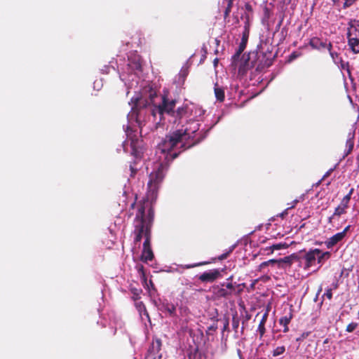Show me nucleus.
Segmentation results:
<instances>
[{
    "instance_id": "11",
    "label": "nucleus",
    "mask_w": 359,
    "mask_h": 359,
    "mask_svg": "<svg viewBox=\"0 0 359 359\" xmlns=\"http://www.w3.org/2000/svg\"><path fill=\"white\" fill-rule=\"evenodd\" d=\"M161 347V341L160 339H157L153 341V342L149 349V351L150 352V353H151L153 355H156L160 351Z\"/></svg>"
},
{
    "instance_id": "8",
    "label": "nucleus",
    "mask_w": 359,
    "mask_h": 359,
    "mask_svg": "<svg viewBox=\"0 0 359 359\" xmlns=\"http://www.w3.org/2000/svg\"><path fill=\"white\" fill-rule=\"evenodd\" d=\"M344 233H337L332 236H331L330 238H328L327 241H325V244L327 248H332L334 245H336L337 243L341 242L344 238Z\"/></svg>"
},
{
    "instance_id": "32",
    "label": "nucleus",
    "mask_w": 359,
    "mask_h": 359,
    "mask_svg": "<svg viewBox=\"0 0 359 359\" xmlns=\"http://www.w3.org/2000/svg\"><path fill=\"white\" fill-rule=\"evenodd\" d=\"M356 0H344V8H348L353 5Z\"/></svg>"
},
{
    "instance_id": "30",
    "label": "nucleus",
    "mask_w": 359,
    "mask_h": 359,
    "mask_svg": "<svg viewBox=\"0 0 359 359\" xmlns=\"http://www.w3.org/2000/svg\"><path fill=\"white\" fill-rule=\"evenodd\" d=\"M234 249V246H232L229 250L228 252H226V253H224L222 255H221L219 257V259L220 260H222V259H224L226 258H227V257L229 256V255L233 251V250Z\"/></svg>"
},
{
    "instance_id": "40",
    "label": "nucleus",
    "mask_w": 359,
    "mask_h": 359,
    "mask_svg": "<svg viewBox=\"0 0 359 359\" xmlns=\"http://www.w3.org/2000/svg\"><path fill=\"white\" fill-rule=\"evenodd\" d=\"M202 264H193V265H187L186 266V268L187 269H190V268H193V267H195V266H200Z\"/></svg>"
},
{
    "instance_id": "27",
    "label": "nucleus",
    "mask_w": 359,
    "mask_h": 359,
    "mask_svg": "<svg viewBox=\"0 0 359 359\" xmlns=\"http://www.w3.org/2000/svg\"><path fill=\"white\" fill-rule=\"evenodd\" d=\"M222 287H224L226 289L229 290L231 294L234 291L235 288L231 283H227L226 284H222Z\"/></svg>"
},
{
    "instance_id": "41",
    "label": "nucleus",
    "mask_w": 359,
    "mask_h": 359,
    "mask_svg": "<svg viewBox=\"0 0 359 359\" xmlns=\"http://www.w3.org/2000/svg\"><path fill=\"white\" fill-rule=\"evenodd\" d=\"M338 287V283L335 282L332 284V286L330 288H332V290H335Z\"/></svg>"
},
{
    "instance_id": "13",
    "label": "nucleus",
    "mask_w": 359,
    "mask_h": 359,
    "mask_svg": "<svg viewBox=\"0 0 359 359\" xmlns=\"http://www.w3.org/2000/svg\"><path fill=\"white\" fill-rule=\"evenodd\" d=\"M330 252H322L320 250V252L318 254V257H317V262H318V264H320V266H318V269H319L323 263V261L325 260V259H328L330 257Z\"/></svg>"
},
{
    "instance_id": "17",
    "label": "nucleus",
    "mask_w": 359,
    "mask_h": 359,
    "mask_svg": "<svg viewBox=\"0 0 359 359\" xmlns=\"http://www.w3.org/2000/svg\"><path fill=\"white\" fill-rule=\"evenodd\" d=\"M289 245L286 243H279L277 244L272 245L270 247L271 252H273L275 250L287 248Z\"/></svg>"
},
{
    "instance_id": "31",
    "label": "nucleus",
    "mask_w": 359,
    "mask_h": 359,
    "mask_svg": "<svg viewBox=\"0 0 359 359\" xmlns=\"http://www.w3.org/2000/svg\"><path fill=\"white\" fill-rule=\"evenodd\" d=\"M338 65H339L342 69H346L347 71H348V62H346L343 61L342 60H339V64Z\"/></svg>"
},
{
    "instance_id": "12",
    "label": "nucleus",
    "mask_w": 359,
    "mask_h": 359,
    "mask_svg": "<svg viewBox=\"0 0 359 359\" xmlns=\"http://www.w3.org/2000/svg\"><path fill=\"white\" fill-rule=\"evenodd\" d=\"M268 318V312H266L262 316V320L259 324L257 331L259 332L260 336L262 337L265 332V323Z\"/></svg>"
},
{
    "instance_id": "34",
    "label": "nucleus",
    "mask_w": 359,
    "mask_h": 359,
    "mask_svg": "<svg viewBox=\"0 0 359 359\" xmlns=\"http://www.w3.org/2000/svg\"><path fill=\"white\" fill-rule=\"evenodd\" d=\"M349 203V201L346 200V198H344L341 200V203L339 204L341 206L344 207L345 209H347Z\"/></svg>"
},
{
    "instance_id": "22",
    "label": "nucleus",
    "mask_w": 359,
    "mask_h": 359,
    "mask_svg": "<svg viewBox=\"0 0 359 359\" xmlns=\"http://www.w3.org/2000/svg\"><path fill=\"white\" fill-rule=\"evenodd\" d=\"M330 55L333 60L334 62L336 65L339 64V60H341V57H339L338 54L335 52L332 51V48H330V50H329Z\"/></svg>"
},
{
    "instance_id": "44",
    "label": "nucleus",
    "mask_w": 359,
    "mask_h": 359,
    "mask_svg": "<svg viewBox=\"0 0 359 359\" xmlns=\"http://www.w3.org/2000/svg\"><path fill=\"white\" fill-rule=\"evenodd\" d=\"M353 189H351L349 191V192H348V194H350V195L351 196V195L353 194Z\"/></svg>"
},
{
    "instance_id": "43",
    "label": "nucleus",
    "mask_w": 359,
    "mask_h": 359,
    "mask_svg": "<svg viewBox=\"0 0 359 359\" xmlns=\"http://www.w3.org/2000/svg\"><path fill=\"white\" fill-rule=\"evenodd\" d=\"M214 62V65H215V67H216V66H217V63H218V59H217V58H215V59L214 60V62Z\"/></svg>"
},
{
    "instance_id": "6",
    "label": "nucleus",
    "mask_w": 359,
    "mask_h": 359,
    "mask_svg": "<svg viewBox=\"0 0 359 359\" xmlns=\"http://www.w3.org/2000/svg\"><path fill=\"white\" fill-rule=\"evenodd\" d=\"M309 45L313 48L317 50H323L327 48L328 50H330L332 48V43L330 41H327V39H322L318 37H313L310 39Z\"/></svg>"
},
{
    "instance_id": "21",
    "label": "nucleus",
    "mask_w": 359,
    "mask_h": 359,
    "mask_svg": "<svg viewBox=\"0 0 359 359\" xmlns=\"http://www.w3.org/2000/svg\"><path fill=\"white\" fill-rule=\"evenodd\" d=\"M165 311H166L170 316H173L175 312V306L172 304H166L163 305Z\"/></svg>"
},
{
    "instance_id": "3",
    "label": "nucleus",
    "mask_w": 359,
    "mask_h": 359,
    "mask_svg": "<svg viewBox=\"0 0 359 359\" xmlns=\"http://www.w3.org/2000/svg\"><path fill=\"white\" fill-rule=\"evenodd\" d=\"M348 44L351 50L359 53V20H350L348 23Z\"/></svg>"
},
{
    "instance_id": "35",
    "label": "nucleus",
    "mask_w": 359,
    "mask_h": 359,
    "mask_svg": "<svg viewBox=\"0 0 359 359\" xmlns=\"http://www.w3.org/2000/svg\"><path fill=\"white\" fill-rule=\"evenodd\" d=\"M267 263L269 264V266H273L275 264L278 265V259H269L267 261Z\"/></svg>"
},
{
    "instance_id": "19",
    "label": "nucleus",
    "mask_w": 359,
    "mask_h": 359,
    "mask_svg": "<svg viewBox=\"0 0 359 359\" xmlns=\"http://www.w3.org/2000/svg\"><path fill=\"white\" fill-rule=\"evenodd\" d=\"M128 66L133 70H140L141 69V63L140 62V59L135 60L133 62L130 61L128 63Z\"/></svg>"
},
{
    "instance_id": "24",
    "label": "nucleus",
    "mask_w": 359,
    "mask_h": 359,
    "mask_svg": "<svg viewBox=\"0 0 359 359\" xmlns=\"http://www.w3.org/2000/svg\"><path fill=\"white\" fill-rule=\"evenodd\" d=\"M285 351V348L284 346H278L273 350V356H278L281 354H283Z\"/></svg>"
},
{
    "instance_id": "47",
    "label": "nucleus",
    "mask_w": 359,
    "mask_h": 359,
    "mask_svg": "<svg viewBox=\"0 0 359 359\" xmlns=\"http://www.w3.org/2000/svg\"><path fill=\"white\" fill-rule=\"evenodd\" d=\"M143 266H141L139 269V271H142Z\"/></svg>"
},
{
    "instance_id": "15",
    "label": "nucleus",
    "mask_w": 359,
    "mask_h": 359,
    "mask_svg": "<svg viewBox=\"0 0 359 359\" xmlns=\"http://www.w3.org/2000/svg\"><path fill=\"white\" fill-rule=\"evenodd\" d=\"M233 1L234 0H223V4H226V6L224 13V18H226L229 15L233 5Z\"/></svg>"
},
{
    "instance_id": "25",
    "label": "nucleus",
    "mask_w": 359,
    "mask_h": 359,
    "mask_svg": "<svg viewBox=\"0 0 359 359\" xmlns=\"http://www.w3.org/2000/svg\"><path fill=\"white\" fill-rule=\"evenodd\" d=\"M150 248V236H149V230L146 232L145 235V241L143 243V248Z\"/></svg>"
},
{
    "instance_id": "39",
    "label": "nucleus",
    "mask_w": 359,
    "mask_h": 359,
    "mask_svg": "<svg viewBox=\"0 0 359 359\" xmlns=\"http://www.w3.org/2000/svg\"><path fill=\"white\" fill-rule=\"evenodd\" d=\"M351 226L350 225H348L346 227H345V229L341 232V233H344V237L346 236V233L347 231L349 230Z\"/></svg>"
},
{
    "instance_id": "26",
    "label": "nucleus",
    "mask_w": 359,
    "mask_h": 359,
    "mask_svg": "<svg viewBox=\"0 0 359 359\" xmlns=\"http://www.w3.org/2000/svg\"><path fill=\"white\" fill-rule=\"evenodd\" d=\"M299 201V199H295L292 201V204L291 205V206L288 207L285 211H283L281 214H280V217H283L284 215H287V211L289 210V209H292L293 208L295 207V205H297V203Z\"/></svg>"
},
{
    "instance_id": "23",
    "label": "nucleus",
    "mask_w": 359,
    "mask_h": 359,
    "mask_svg": "<svg viewBox=\"0 0 359 359\" xmlns=\"http://www.w3.org/2000/svg\"><path fill=\"white\" fill-rule=\"evenodd\" d=\"M246 42H247V39L245 38V36H243V37L242 39V41L239 46L238 50L236 53L237 56H238L245 48Z\"/></svg>"
},
{
    "instance_id": "5",
    "label": "nucleus",
    "mask_w": 359,
    "mask_h": 359,
    "mask_svg": "<svg viewBox=\"0 0 359 359\" xmlns=\"http://www.w3.org/2000/svg\"><path fill=\"white\" fill-rule=\"evenodd\" d=\"M301 253H302V251H300L299 253H293L278 259V267L283 268L285 265L290 266L294 262H299V265H301Z\"/></svg>"
},
{
    "instance_id": "33",
    "label": "nucleus",
    "mask_w": 359,
    "mask_h": 359,
    "mask_svg": "<svg viewBox=\"0 0 359 359\" xmlns=\"http://www.w3.org/2000/svg\"><path fill=\"white\" fill-rule=\"evenodd\" d=\"M332 288H328L326 290L324 296L327 297L328 299H331L332 297Z\"/></svg>"
},
{
    "instance_id": "10",
    "label": "nucleus",
    "mask_w": 359,
    "mask_h": 359,
    "mask_svg": "<svg viewBox=\"0 0 359 359\" xmlns=\"http://www.w3.org/2000/svg\"><path fill=\"white\" fill-rule=\"evenodd\" d=\"M153 257H154V254H153V252H152L151 248H143L142 255H141V259L143 262H147L148 261H151L153 259Z\"/></svg>"
},
{
    "instance_id": "28",
    "label": "nucleus",
    "mask_w": 359,
    "mask_h": 359,
    "mask_svg": "<svg viewBox=\"0 0 359 359\" xmlns=\"http://www.w3.org/2000/svg\"><path fill=\"white\" fill-rule=\"evenodd\" d=\"M358 324L356 323H351L348 324L346 327V331L348 332H351L357 327Z\"/></svg>"
},
{
    "instance_id": "38",
    "label": "nucleus",
    "mask_w": 359,
    "mask_h": 359,
    "mask_svg": "<svg viewBox=\"0 0 359 359\" xmlns=\"http://www.w3.org/2000/svg\"><path fill=\"white\" fill-rule=\"evenodd\" d=\"M332 171H333V169H332V168L330 169V170H328V171H327V172L324 175V176H323V179H325V177H328Z\"/></svg>"
},
{
    "instance_id": "29",
    "label": "nucleus",
    "mask_w": 359,
    "mask_h": 359,
    "mask_svg": "<svg viewBox=\"0 0 359 359\" xmlns=\"http://www.w3.org/2000/svg\"><path fill=\"white\" fill-rule=\"evenodd\" d=\"M135 162H134L133 163H131L130 165V170L131 172V174H130L131 177H133L137 170V168L135 166Z\"/></svg>"
},
{
    "instance_id": "46",
    "label": "nucleus",
    "mask_w": 359,
    "mask_h": 359,
    "mask_svg": "<svg viewBox=\"0 0 359 359\" xmlns=\"http://www.w3.org/2000/svg\"><path fill=\"white\" fill-rule=\"evenodd\" d=\"M245 18H246L247 20H249V15H246Z\"/></svg>"
},
{
    "instance_id": "42",
    "label": "nucleus",
    "mask_w": 359,
    "mask_h": 359,
    "mask_svg": "<svg viewBox=\"0 0 359 359\" xmlns=\"http://www.w3.org/2000/svg\"><path fill=\"white\" fill-rule=\"evenodd\" d=\"M351 198V196L350 194H347L346 195L344 198H346V200L349 201H350V199Z\"/></svg>"
},
{
    "instance_id": "14",
    "label": "nucleus",
    "mask_w": 359,
    "mask_h": 359,
    "mask_svg": "<svg viewBox=\"0 0 359 359\" xmlns=\"http://www.w3.org/2000/svg\"><path fill=\"white\" fill-rule=\"evenodd\" d=\"M215 95L217 100L222 102L224 100V90L222 87H219L217 83L215 86Z\"/></svg>"
},
{
    "instance_id": "9",
    "label": "nucleus",
    "mask_w": 359,
    "mask_h": 359,
    "mask_svg": "<svg viewBox=\"0 0 359 359\" xmlns=\"http://www.w3.org/2000/svg\"><path fill=\"white\" fill-rule=\"evenodd\" d=\"M292 318V314L289 312L287 315L280 318L279 323L284 327L283 332H287L289 331L288 324L290 323Z\"/></svg>"
},
{
    "instance_id": "4",
    "label": "nucleus",
    "mask_w": 359,
    "mask_h": 359,
    "mask_svg": "<svg viewBox=\"0 0 359 359\" xmlns=\"http://www.w3.org/2000/svg\"><path fill=\"white\" fill-rule=\"evenodd\" d=\"M320 252V249L315 248L311 249L308 252L302 251L301 253V264L302 261H304V269L309 270L310 268L316 265L318 254Z\"/></svg>"
},
{
    "instance_id": "45",
    "label": "nucleus",
    "mask_w": 359,
    "mask_h": 359,
    "mask_svg": "<svg viewBox=\"0 0 359 359\" xmlns=\"http://www.w3.org/2000/svg\"><path fill=\"white\" fill-rule=\"evenodd\" d=\"M182 312L184 313H186L187 312V309H181V313H182Z\"/></svg>"
},
{
    "instance_id": "16",
    "label": "nucleus",
    "mask_w": 359,
    "mask_h": 359,
    "mask_svg": "<svg viewBox=\"0 0 359 359\" xmlns=\"http://www.w3.org/2000/svg\"><path fill=\"white\" fill-rule=\"evenodd\" d=\"M346 209H345L344 207L339 205L335 208L333 215L329 218V222H332V219L334 218V217L340 216V215L346 213Z\"/></svg>"
},
{
    "instance_id": "20",
    "label": "nucleus",
    "mask_w": 359,
    "mask_h": 359,
    "mask_svg": "<svg viewBox=\"0 0 359 359\" xmlns=\"http://www.w3.org/2000/svg\"><path fill=\"white\" fill-rule=\"evenodd\" d=\"M353 134L349 133L346 140V147L348 148V153H349L353 148Z\"/></svg>"
},
{
    "instance_id": "7",
    "label": "nucleus",
    "mask_w": 359,
    "mask_h": 359,
    "mask_svg": "<svg viewBox=\"0 0 359 359\" xmlns=\"http://www.w3.org/2000/svg\"><path fill=\"white\" fill-rule=\"evenodd\" d=\"M220 275V272L217 269L209 271L202 273L199 279L203 282H212L216 280Z\"/></svg>"
},
{
    "instance_id": "36",
    "label": "nucleus",
    "mask_w": 359,
    "mask_h": 359,
    "mask_svg": "<svg viewBox=\"0 0 359 359\" xmlns=\"http://www.w3.org/2000/svg\"><path fill=\"white\" fill-rule=\"evenodd\" d=\"M245 9L248 12H252V6L249 3H247V4H245Z\"/></svg>"
},
{
    "instance_id": "37",
    "label": "nucleus",
    "mask_w": 359,
    "mask_h": 359,
    "mask_svg": "<svg viewBox=\"0 0 359 359\" xmlns=\"http://www.w3.org/2000/svg\"><path fill=\"white\" fill-rule=\"evenodd\" d=\"M269 266V264L267 263V261L264 262L259 265V269L260 270L264 269L266 266Z\"/></svg>"
},
{
    "instance_id": "1",
    "label": "nucleus",
    "mask_w": 359,
    "mask_h": 359,
    "mask_svg": "<svg viewBox=\"0 0 359 359\" xmlns=\"http://www.w3.org/2000/svg\"><path fill=\"white\" fill-rule=\"evenodd\" d=\"M175 100H169L165 95H157L155 93L149 95V102L139 95L131 98L129 104L131 111L128 114V126L126 130L128 140L130 141L132 155L136 160L140 159L144 153L142 141L137 137V134H142V128L146 121V114L150 113L151 117L156 121L158 115L159 123L164 114H175L179 119L182 128L165 136L164 140L158 145L156 151V161L153 163L152 171L149 175L148 182V197L153 198L163 181L168 170L169 163L175 158L180 153L199 142L205 137H201V133H197L200 124L198 118L202 117L204 111L194 104H187L173 111Z\"/></svg>"
},
{
    "instance_id": "18",
    "label": "nucleus",
    "mask_w": 359,
    "mask_h": 359,
    "mask_svg": "<svg viewBox=\"0 0 359 359\" xmlns=\"http://www.w3.org/2000/svg\"><path fill=\"white\" fill-rule=\"evenodd\" d=\"M216 294L218 297H225L231 295L232 294L229 292L227 289H226L224 287H222L221 288H218L216 291Z\"/></svg>"
},
{
    "instance_id": "2",
    "label": "nucleus",
    "mask_w": 359,
    "mask_h": 359,
    "mask_svg": "<svg viewBox=\"0 0 359 359\" xmlns=\"http://www.w3.org/2000/svg\"><path fill=\"white\" fill-rule=\"evenodd\" d=\"M135 221V242H140L142 236H145L146 232L149 231L150 224L152 222L154 212L149 202L147 201L140 203Z\"/></svg>"
}]
</instances>
